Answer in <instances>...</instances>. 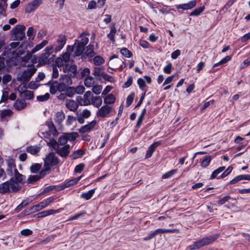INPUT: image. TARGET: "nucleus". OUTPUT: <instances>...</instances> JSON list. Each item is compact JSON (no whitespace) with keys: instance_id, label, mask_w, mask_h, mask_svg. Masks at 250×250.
<instances>
[{"instance_id":"obj_1","label":"nucleus","mask_w":250,"mask_h":250,"mask_svg":"<svg viewBox=\"0 0 250 250\" xmlns=\"http://www.w3.org/2000/svg\"><path fill=\"white\" fill-rule=\"evenodd\" d=\"M7 167L6 173L12 176L9 180L0 184V193L4 194L15 193L21 189V184L25 179L24 175L20 173L16 168L15 161L13 158L6 160Z\"/></svg>"},{"instance_id":"obj_2","label":"nucleus","mask_w":250,"mask_h":250,"mask_svg":"<svg viewBox=\"0 0 250 250\" xmlns=\"http://www.w3.org/2000/svg\"><path fill=\"white\" fill-rule=\"evenodd\" d=\"M220 236L219 233H215L210 236L204 237L198 241L194 242L193 244L188 246L190 250L198 249L204 246L208 245L215 241Z\"/></svg>"},{"instance_id":"obj_3","label":"nucleus","mask_w":250,"mask_h":250,"mask_svg":"<svg viewBox=\"0 0 250 250\" xmlns=\"http://www.w3.org/2000/svg\"><path fill=\"white\" fill-rule=\"evenodd\" d=\"M78 133L75 132L63 133L58 138V143L59 146H65L68 141H74L78 137Z\"/></svg>"},{"instance_id":"obj_4","label":"nucleus","mask_w":250,"mask_h":250,"mask_svg":"<svg viewBox=\"0 0 250 250\" xmlns=\"http://www.w3.org/2000/svg\"><path fill=\"white\" fill-rule=\"evenodd\" d=\"M36 71L37 69L32 65V66L24 70L20 76L18 77L17 80L22 83H26L30 81Z\"/></svg>"},{"instance_id":"obj_5","label":"nucleus","mask_w":250,"mask_h":250,"mask_svg":"<svg viewBox=\"0 0 250 250\" xmlns=\"http://www.w3.org/2000/svg\"><path fill=\"white\" fill-rule=\"evenodd\" d=\"M25 26L23 25H17L16 27L12 29V40L21 41L25 37Z\"/></svg>"},{"instance_id":"obj_6","label":"nucleus","mask_w":250,"mask_h":250,"mask_svg":"<svg viewBox=\"0 0 250 250\" xmlns=\"http://www.w3.org/2000/svg\"><path fill=\"white\" fill-rule=\"evenodd\" d=\"M43 160V166H47L50 168L58 165L59 163V159L54 152L48 153Z\"/></svg>"},{"instance_id":"obj_7","label":"nucleus","mask_w":250,"mask_h":250,"mask_svg":"<svg viewBox=\"0 0 250 250\" xmlns=\"http://www.w3.org/2000/svg\"><path fill=\"white\" fill-rule=\"evenodd\" d=\"M93 96L91 91H86L83 95V98L81 96H78L77 101L81 105H88L91 104L90 99Z\"/></svg>"},{"instance_id":"obj_8","label":"nucleus","mask_w":250,"mask_h":250,"mask_svg":"<svg viewBox=\"0 0 250 250\" xmlns=\"http://www.w3.org/2000/svg\"><path fill=\"white\" fill-rule=\"evenodd\" d=\"M55 57V55H48L47 53H44L41 55L39 58V61L41 63L43 64H49L54 62Z\"/></svg>"},{"instance_id":"obj_9","label":"nucleus","mask_w":250,"mask_h":250,"mask_svg":"<svg viewBox=\"0 0 250 250\" xmlns=\"http://www.w3.org/2000/svg\"><path fill=\"white\" fill-rule=\"evenodd\" d=\"M42 3V0H34L29 3L25 7V11L31 13L35 11Z\"/></svg>"},{"instance_id":"obj_10","label":"nucleus","mask_w":250,"mask_h":250,"mask_svg":"<svg viewBox=\"0 0 250 250\" xmlns=\"http://www.w3.org/2000/svg\"><path fill=\"white\" fill-rule=\"evenodd\" d=\"M94 46L93 44H89L85 48L83 54L81 58L83 60L86 59L87 58H92L96 55V53L94 51Z\"/></svg>"},{"instance_id":"obj_11","label":"nucleus","mask_w":250,"mask_h":250,"mask_svg":"<svg viewBox=\"0 0 250 250\" xmlns=\"http://www.w3.org/2000/svg\"><path fill=\"white\" fill-rule=\"evenodd\" d=\"M63 72L68 73L73 78L76 76L77 73V66L75 64L69 65L68 63L65 64L63 67Z\"/></svg>"},{"instance_id":"obj_12","label":"nucleus","mask_w":250,"mask_h":250,"mask_svg":"<svg viewBox=\"0 0 250 250\" xmlns=\"http://www.w3.org/2000/svg\"><path fill=\"white\" fill-rule=\"evenodd\" d=\"M70 148L69 145L63 146L62 147L59 146L55 151L60 157L66 158L70 153Z\"/></svg>"},{"instance_id":"obj_13","label":"nucleus","mask_w":250,"mask_h":250,"mask_svg":"<svg viewBox=\"0 0 250 250\" xmlns=\"http://www.w3.org/2000/svg\"><path fill=\"white\" fill-rule=\"evenodd\" d=\"M112 108L108 105L102 106L97 112L96 115L98 117L104 118L107 116L112 111Z\"/></svg>"},{"instance_id":"obj_14","label":"nucleus","mask_w":250,"mask_h":250,"mask_svg":"<svg viewBox=\"0 0 250 250\" xmlns=\"http://www.w3.org/2000/svg\"><path fill=\"white\" fill-rule=\"evenodd\" d=\"M196 1L195 0H190L188 3H183L180 4H177L175 5V8L177 9H181L183 10H190L196 5Z\"/></svg>"},{"instance_id":"obj_15","label":"nucleus","mask_w":250,"mask_h":250,"mask_svg":"<svg viewBox=\"0 0 250 250\" xmlns=\"http://www.w3.org/2000/svg\"><path fill=\"white\" fill-rule=\"evenodd\" d=\"M66 41V36L64 35L61 34L57 40L58 44L55 47L54 51L57 53L62 49Z\"/></svg>"},{"instance_id":"obj_16","label":"nucleus","mask_w":250,"mask_h":250,"mask_svg":"<svg viewBox=\"0 0 250 250\" xmlns=\"http://www.w3.org/2000/svg\"><path fill=\"white\" fill-rule=\"evenodd\" d=\"M97 124V121L95 120L92 121L89 123L82 126L79 129V132L82 134L90 131Z\"/></svg>"},{"instance_id":"obj_17","label":"nucleus","mask_w":250,"mask_h":250,"mask_svg":"<svg viewBox=\"0 0 250 250\" xmlns=\"http://www.w3.org/2000/svg\"><path fill=\"white\" fill-rule=\"evenodd\" d=\"M65 106L71 111H76L79 107L80 104L78 102H76L73 100L68 99L66 100Z\"/></svg>"},{"instance_id":"obj_18","label":"nucleus","mask_w":250,"mask_h":250,"mask_svg":"<svg viewBox=\"0 0 250 250\" xmlns=\"http://www.w3.org/2000/svg\"><path fill=\"white\" fill-rule=\"evenodd\" d=\"M161 144V142L160 141L154 142L152 144H151L148 147V149L146 151L145 159H148L150 158L152 154L153 153L156 147L160 145Z\"/></svg>"},{"instance_id":"obj_19","label":"nucleus","mask_w":250,"mask_h":250,"mask_svg":"<svg viewBox=\"0 0 250 250\" xmlns=\"http://www.w3.org/2000/svg\"><path fill=\"white\" fill-rule=\"evenodd\" d=\"M74 45H76L75 46H74V56H83V51L84 50V47L79 44L78 43H77V44L76 43V44H74Z\"/></svg>"},{"instance_id":"obj_20","label":"nucleus","mask_w":250,"mask_h":250,"mask_svg":"<svg viewBox=\"0 0 250 250\" xmlns=\"http://www.w3.org/2000/svg\"><path fill=\"white\" fill-rule=\"evenodd\" d=\"M56 198L55 196H50L45 200H43L39 204L41 207L42 209L46 208L50 204H51Z\"/></svg>"},{"instance_id":"obj_21","label":"nucleus","mask_w":250,"mask_h":250,"mask_svg":"<svg viewBox=\"0 0 250 250\" xmlns=\"http://www.w3.org/2000/svg\"><path fill=\"white\" fill-rule=\"evenodd\" d=\"M46 125L49 128L48 131L50 133H51L53 136H55L58 135V132L52 121L46 122Z\"/></svg>"},{"instance_id":"obj_22","label":"nucleus","mask_w":250,"mask_h":250,"mask_svg":"<svg viewBox=\"0 0 250 250\" xmlns=\"http://www.w3.org/2000/svg\"><path fill=\"white\" fill-rule=\"evenodd\" d=\"M26 105V103L24 100L18 99L14 104V108L17 110H20L24 108Z\"/></svg>"},{"instance_id":"obj_23","label":"nucleus","mask_w":250,"mask_h":250,"mask_svg":"<svg viewBox=\"0 0 250 250\" xmlns=\"http://www.w3.org/2000/svg\"><path fill=\"white\" fill-rule=\"evenodd\" d=\"M81 176L76 177L74 179H70V180H66L63 184L65 186V188H68L69 187L72 186L75 184H76L81 179Z\"/></svg>"},{"instance_id":"obj_24","label":"nucleus","mask_w":250,"mask_h":250,"mask_svg":"<svg viewBox=\"0 0 250 250\" xmlns=\"http://www.w3.org/2000/svg\"><path fill=\"white\" fill-rule=\"evenodd\" d=\"M73 77L70 76V75H63L61 76V77L60 79V82L62 83H64L65 84L68 86V85H71L72 84V80L71 79Z\"/></svg>"},{"instance_id":"obj_25","label":"nucleus","mask_w":250,"mask_h":250,"mask_svg":"<svg viewBox=\"0 0 250 250\" xmlns=\"http://www.w3.org/2000/svg\"><path fill=\"white\" fill-rule=\"evenodd\" d=\"M115 97L112 94H109L106 96L104 100V102L106 105L113 104L115 102Z\"/></svg>"},{"instance_id":"obj_26","label":"nucleus","mask_w":250,"mask_h":250,"mask_svg":"<svg viewBox=\"0 0 250 250\" xmlns=\"http://www.w3.org/2000/svg\"><path fill=\"white\" fill-rule=\"evenodd\" d=\"M211 160V156H204L202 158L201 161V166L204 168L207 167L209 165Z\"/></svg>"},{"instance_id":"obj_27","label":"nucleus","mask_w":250,"mask_h":250,"mask_svg":"<svg viewBox=\"0 0 250 250\" xmlns=\"http://www.w3.org/2000/svg\"><path fill=\"white\" fill-rule=\"evenodd\" d=\"M176 231V229H158L155 230L153 233L154 235L156 236L159 234L166 233H174Z\"/></svg>"},{"instance_id":"obj_28","label":"nucleus","mask_w":250,"mask_h":250,"mask_svg":"<svg viewBox=\"0 0 250 250\" xmlns=\"http://www.w3.org/2000/svg\"><path fill=\"white\" fill-rule=\"evenodd\" d=\"M95 107L99 108L102 104V99L100 96H95L93 97L91 102Z\"/></svg>"},{"instance_id":"obj_29","label":"nucleus","mask_w":250,"mask_h":250,"mask_svg":"<svg viewBox=\"0 0 250 250\" xmlns=\"http://www.w3.org/2000/svg\"><path fill=\"white\" fill-rule=\"evenodd\" d=\"M225 169V167H220L214 170L210 175V179H213L214 178L219 179L220 177H217V176L224 171Z\"/></svg>"},{"instance_id":"obj_30","label":"nucleus","mask_w":250,"mask_h":250,"mask_svg":"<svg viewBox=\"0 0 250 250\" xmlns=\"http://www.w3.org/2000/svg\"><path fill=\"white\" fill-rule=\"evenodd\" d=\"M40 151V147L38 146H29L26 147V151L33 155L37 154Z\"/></svg>"},{"instance_id":"obj_31","label":"nucleus","mask_w":250,"mask_h":250,"mask_svg":"<svg viewBox=\"0 0 250 250\" xmlns=\"http://www.w3.org/2000/svg\"><path fill=\"white\" fill-rule=\"evenodd\" d=\"M65 118V114L62 111L57 112L56 114L55 122L60 124Z\"/></svg>"},{"instance_id":"obj_32","label":"nucleus","mask_w":250,"mask_h":250,"mask_svg":"<svg viewBox=\"0 0 250 250\" xmlns=\"http://www.w3.org/2000/svg\"><path fill=\"white\" fill-rule=\"evenodd\" d=\"M48 43L47 40L42 41L40 43L37 44L31 51L32 53H34L41 49H42L44 46H45Z\"/></svg>"},{"instance_id":"obj_33","label":"nucleus","mask_w":250,"mask_h":250,"mask_svg":"<svg viewBox=\"0 0 250 250\" xmlns=\"http://www.w3.org/2000/svg\"><path fill=\"white\" fill-rule=\"evenodd\" d=\"M95 189H92L86 192H83L81 195V197L85 200L90 199L93 195Z\"/></svg>"},{"instance_id":"obj_34","label":"nucleus","mask_w":250,"mask_h":250,"mask_svg":"<svg viewBox=\"0 0 250 250\" xmlns=\"http://www.w3.org/2000/svg\"><path fill=\"white\" fill-rule=\"evenodd\" d=\"M42 168V164L39 163H36L32 165L30 167V171L32 173H37Z\"/></svg>"},{"instance_id":"obj_35","label":"nucleus","mask_w":250,"mask_h":250,"mask_svg":"<svg viewBox=\"0 0 250 250\" xmlns=\"http://www.w3.org/2000/svg\"><path fill=\"white\" fill-rule=\"evenodd\" d=\"M84 83L85 86L90 87L94 83V78L92 76H88L84 80Z\"/></svg>"},{"instance_id":"obj_36","label":"nucleus","mask_w":250,"mask_h":250,"mask_svg":"<svg viewBox=\"0 0 250 250\" xmlns=\"http://www.w3.org/2000/svg\"><path fill=\"white\" fill-rule=\"evenodd\" d=\"M41 179V175H30L26 181L27 184L33 183L34 182H37Z\"/></svg>"},{"instance_id":"obj_37","label":"nucleus","mask_w":250,"mask_h":250,"mask_svg":"<svg viewBox=\"0 0 250 250\" xmlns=\"http://www.w3.org/2000/svg\"><path fill=\"white\" fill-rule=\"evenodd\" d=\"M137 83L139 85V88L143 91H144V92H146L147 91V89L146 88V83L145 81L141 78H140L137 80Z\"/></svg>"},{"instance_id":"obj_38","label":"nucleus","mask_w":250,"mask_h":250,"mask_svg":"<svg viewBox=\"0 0 250 250\" xmlns=\"http://www.w3.org/2000/svg\"><path fill=\"white\" fill-rule=\"evenodd\" d=\"M205 9V6H201L198 8L195 9L193 11L189 13L190 16H198L201 14V13Z\"/></svg>"},{"instance_id":"obj_39","label":"nucleus","mask_w":250,"mask_h":250,"mask_svg":"<svg viewBox=\"0 0 250 250\" xmlns=\"http://www.w3.org/2000/svg\"><path fill=\"white\" fill-rule=\"evenodd\" d=\"M84 154V152L81 149L74 151L71 155L73 159H77L82 157Z\"/></svg>"},{"instance_id":"obj_40","label":"nucleus","mask_w":250,"mask_h":250,"mask_svg":"<svg viewBox=\"0 0 250 250\" xmlns=\"http://www.w3.org/2000/svg\"><path fill=\"white\" fill-rule=\"evenodd\" d=\"M246 174H241L236 176L232 179L229 183L230 184H235L241 180H245Z\"/></svg>"},{"instance_id":"obj_41","label":"nucleus","mask_w":250,"mask_h":250,"mask_svg":"<svg viewBox=\"0 0 250 250\" xmlns=\"http://www.w3.org/2000/svg\"><path fill=\"white\" fill-rule=\"evenodd\" d=\"M50 93L51 94H55L58 90L57 81L53 82L50 86Z\"/></svg>"},{"instance_id":"obj_42","label":"nucleus","mask_w":250,"mask_h":250,"mask_svg":"<svg viewBox=\"0 0 250 250\" xmlns=\"http://www.w3.org/2000/svg\"><path fill=\"white\" fill-rule=\"evenodd\" d=\"M94 63L96 65H100L104 62V59L100 56H96L93 58Z\"/></svg>"},{"instance_id":"obj_43","label":"nucleus","mask_w":250,"mask_h":250,"mask_svg":"<svg viewBox=\"0 0 250 250\" xmlns=\"http://www.w3.org/2000/svg\"><path fill=\"white\" fill-rule=\"evenodd\" d=\"M65 95L69 97H72L76 93V90L74 87H68L65 90Z\"/></svg>"},{"instance_id":"obj_44","label":"nucleus","mask_w":250,"mask_h":250,"mask_svg":"<svg viewBox=\"0 0 250 250\" xmlns=\"http://www.w3.org/2000/svg\"><path fill=\"white\" fill-rule=\"evenodd\" d=\"M29 204V201L28 200H23L21 203L19 204L17 207V208L15 209V211L16 212H19L21 210V209L27 206L28 204Z\"/></svg>"},{"instance_id":"obj_45","label":"nucleus","mask_w":250,"mask_h":250,"mask_svg":"<svg viewBox=\"0 0 250 250\" xmlns=\"http://www.w3.org/2000/svg\"><path fill=\"white\" fill-rule=\"evenodd\" d=\"M135 97V93L131 92L127 97L126 102V106L129 107L133 103Z\"/></svg>"},{"instance_id":"obj_46","label":"nucleus","mask_w":250,"mask_h":250,"mask_svg":"<svg viewBox=\"0 0 250 250\" xmlns=\"http://www.w3.org/2000/svg\"><path fill=\"white\" fill-rule=\"evenodd\" d=\"M121 54L126 58H130L133 56L132 52L126 48H123L121 49Z\"/></svg>"},{"instance_id":"obj_47","label":"nucleus","mask_w":250,"mask_h":250,"mask_svg":"<svg viewBox=\"0 0 250 250\" xmlns=\"http://www.w3.org/2000/svg\"><path fill=\"white\" fill-rule=\"evenodd\" d=\"M47 145L53 147L55 150H56L59 146L58 142L54 138L51 139L49 142H47Z\"/></svg>"},{"instance_id":"obj_48","label":"nucleus","mask_w":250,"mask_h":250,"mask_svg":"<svg viewBox=\"0 0 250 250\" xmlns=\"http://www.w3.org/2000/svg\"><path fill=\"white\" fill-rule=\"evenodd\" d=\"M116 32V29L114 26L110 29L109 33L107 35L108 38L112 42L115 41L114 36Z\"/></svg>"},{"instance_id":"obj_49","label":"nucleus","mask_w":250,"mask_h":250,"mask_svg":"<svg viewBox=\"0 0 250 250\" xmlns=\"http://www.w3.org/2000/svg\"><path fill=\"white\" fill-rule=\"evenodd\" d=\"M86 214V212L85 211H83L81 212L76 213L75 214L70 216L68 219V220H76V219L79 218V217L84 216Z\"/></svg>"},{"instance_id":"obj_50","label":"nucleus","mask_w":250,"mask_h":250,"mask_svg":"<svg viewBox=\"0 0 250 250\" xmlns=\"http://www.w3.org/2000/svg\"><path fill=\"white\" fill-rule=\"evenodd\" d=\"M51 171V168L47 166H44V168L42 169L40 172L39 175H41V178L44 177L47 174H48Z\"/></svg>"},{"instance_id":"obj_51","label":"nucleus","mask_w":250,"mask_h":250,"mask_svg":"<svg viewBox=\"0 0 250 250\" xmlns=\"http://www.w3.org/2000/svg\"><path fill=\"white\" fill-rule=\"evenodd\" d=\"M88 41L89 39L87 37H83L80 41L76 40L75 44H76V42H77L85 47V45L88 42Z\"/></svg>"},{"instance_id":"obj_52","label":"nucleus","mask_w":250,"mask_h":250,"mask_svg":"<svg viewBox=\"0 0 250 250\" xmlns=\"http://www.w3.org/2000/svg\"><path fill=\"white\" fill-rule=\"evenodd\" d=\"M230 199H232L233 200H236L235 199H234L229 196H226L221 198L220 200H218L217 201V204L220 206L224 204L227 201Z\"/></svg>"},{"instance_id":"obj_53","label":"nucleus","mask_w":250,"mask_h":250,"mask_svg":"<svg viewBox=\"0 0 250 250\" xmlns=\"http://www.w3.org/2000/svg\"><path fill=\"white\" fill-rule=\"evenodd\" d=\"M177 169H172L166 173H165L162 176L163 179H167L170 177H171L172 176H173L174 174H175L177 172Z\"/></svg>"},{"instance_id":"obj_54","label":"nucleus","mask_w":250,"mask_h":250,"mask_svg":"<svg viewBox=\"0 0 250 250\" xmlns=\"http://www.w3.org/2000/svg\"><path fill=\"white\" fill-rule=\"evenodd\" d=\"M12 113L13 112L10 109H5L1 111L0 116L2 118H4L8 116H11Z\"/></svg>"},{"instance_id":"obj_55","label":"nucleus","mask_w":250,"mask_h":250,"mask_svg":"<svg viewBox=\"0 0 250 250\" xmlns=\"http://www.w3.org/2000/svg\"><path fill=\"white\" fill-rule=\"evenodd\" d=\"M57 86H58V90L59 92L65 91L66 89L67 86L64 83H59L57 82Z\"/></svg>"},{"instance_id":"obj_56","label":"nucleus","mask_w":250,"mask_h":250,"mask_svg":"<svg viewBox=\"0 0 250 250\" xmlns=\"http://www.w3.org/2000/svg\"><path fill=\"white\" fill-rule=\"evenodd\" d=\"M50 98V94L48 93H46L45 94L43 95H40L38 96L37 97V99L38 101L40 102H44L48 100Z\"/></svg>"},{"instance_id":"obj_57","label":"nucleus","mask_w":250,"mask_h":250,"mask_svg":"<svg viewBox=\"0 0 250 250\" xmlns=\"http://www.w3.org/2000/svg\"><path fill=\"white\" fill-rule=\"evenodd\" d=\"M31 213H33L42 209L39 203L29 208Z\"/></svg>"},{"instance_id":"obj_58","label":"nucleus","mask_w":250,"mask_h":250,"mask_svg":"<svg viewBox=\"0 0 250 250\" xmlns=\"http://www.w3.org/2000/svg\"><path fill=\"white\" fill-rule=\"evenodd\" d=\"M102 73H104V72L102 71L101 67H96L94 69L93 75L96 77H102Z\"/></svg>"},{"instance_id":"obj_59","label":"nucleus","mask_w":250,"mask_h":250,"mask_svg":"<svg viewBox=\"0 0 250 250\" xmlns=\"http://www.w3.org/2000/svg\"><path fill=\"white\" fill-rule=\"evenodd\" d=\"M232 169L233 167L231 166H229L227 168V169L221 175L220 177L221 178H224L226 177L232 171Z\"/></svg>"},{"instance_id":"obj_60","label":"nucleus","mask_w":250,"mask_h":250,"mask_svg":"<svg viewBox=\"0 0 250 250\" xmlns=\"http://www.w3.org/2000/svg\"><path fill=\"white\" fill-rule=\"evenodd\" d=\"M23 96L27 99H31L33 98L34 94L32 91L25 90L23 92Z\"/></svg>"},{"instance_id":"obj_61","label":"nucleus","mask_w":250,"mask_h":250,"mask_svg":"<svg viewBox=\"0 0 250 250\" xmlns=\"http://www.w3.org/2000/svg\"><path fill=\"white\" fill-rule=\"evenodd\" d=\"M102 89V86L101 85H96L93 86L92 91L95 94H99Z\"/></svg>"},{"instance_id":"obj_62","label":"nucleus","mask_w":250,"mask_h":250,"mask_svg":"<svg viewBox=\"0 0 250 250\" xmlns=\"http://www.w3.org/2000/svg\"><path fill=\"white\" fill-rule=\"evenodd\" d=\"M55 64L53 65V66H56V67H60L63 66V61L61 57H58L55 60Z\"/></svg>"},{"instance_id":"obj_63","label":"nucleus","mask_w":250,"mask_h":250,"mask_svg":"<svg viewBox=\"0 0 250 250\" xmlns=\"http://www.w3.org/2000/svg\"><path fill=\"white\" fill-rule=\"evenodd\" d=\"M133 82V78L132 76H129L127 80L123 85V88H128L131 85Z\"/></svg>"},{"instance_id":"obj_64","label":"nucleus","mask_w":250,"mask_h":250,"mask_svg":"<svg viewBox=\"0 0 250 250\" xmlns=\"http://www.w3.org/2000/svg\"><path fill=\"white\" fill-rule=\"evenodd\" d=\"M70 54L69 52H65L64 54H62L61 57L63 61L65 62H68L70 59Z\"/></svg>"}]
</instances>
